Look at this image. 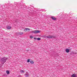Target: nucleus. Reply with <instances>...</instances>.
Returning <instances> with one entry per match:
<instances>
[{
  "instance_id": "f257e3e1",
  "label": "nucleus",
  "mask_w": 77,
  "mask_h": 77,
  "mask_svg": "<svg viewBox=\"0 0 77 77\" xmlns=\"http://www.w3.org/2000/svg\"><path fill=\"white\" fill-rule=\"evenodd\" d=\"M6 59H7V58H6V57H4L2 59V61L4 62V63H5V62H6Z\"/></svg>"
},
{
  "instance_id": "f03ea898",
  "label": "nucleus",
  "mask_w": 77,
  "mask_h": 77,
  "mask_svg": "<svg viewBox=\"0 0 77 77\" xmlns=\"http://www.w3.org/2000/svg\"><path fill=\"white\" fill-rule=\"evenodd\" d=\"M25 77H29L30 75H29V73L27 72L25 74Z\"/></svg>"
},
{
  "instance_id": "7ed1b4c3",
  "label": "nucleus",
  "mask_w": 77,
  "mask_h": 77,
  "mask_svg": "<svg viewBox=\"0 0 77 77\" xmlns=\"http://www.w3.org/2000/svg\"><path fill=\"white\" fill-rule=\"evenodd\" d=\"M40 32H41V31H40L35 30L34 33H40Z\"/></svg>"
},
{
  "instance_id": "20e7f679",
  "label": "nucleus",
  "mask_w": 77,
  "mask_h": 77,
  "mask_svg": "<svg viewBox=\"0 0 77 77\" xmlns=\"http://www.w3.org/2000/svg\"><path fill=\"white\" fill-rule=\"evenodd\" d=\"M54 38L53 36L52 35H48V38Z\"/></svg>"
},
{
  "instance_id": "39448f33",
  "label": "nucleus",
  "mask_w": 77,
  "mask_h": 77,
  "mask_svg": "<svg viewBox=\"0 0 77 77\" xmlns=\"http://www.w3.org/2000/svg\"><path fill=\"white\" fill-rule=\"evenodd\" d=\"M51 18L54 20H56V19H57L56 17H51Z\"/></svg>"
},
{
  "instance_id": "423d86ee",
  "label": "nucleus",
  "mask_w": 77,
  "mask_h": 77,
  "mask_svg": "<svg viewBox=\"0 0 77 77\" xmlns=\"http://www.w3.org/2000/svg\"><path fill=\"white\" fill-rule=\"evenodd\" d=\"M66 53H69V50L67 48L66 49Z\"/></svg>"
},
{
  "instance_id": "0eeeda50",
  "label": "nucleus",
  "mask_w": 77,
  "mask_h": 77,
  "mask_svg": "<svg viewBox=\"0 0 77 77\" xmlns=\"http://www.w3.org/2000/svg\"><path fill=\"white\" fill-rule=\"evenodd\" d=\"M77 75L75 74H73L72 75V77H77Z\"/></svg>"
},
{
  "instance_id": "6e6552de",
  "label": "nucleus",
  "mask_w": 77,
  "mask_h": 77,
  "mask_svg": "<svg viewBox=\"0 0 77 77\" xmlns=\"http://www.w3.org/2000/svg\"><path fill=\"white\" fill-rule=\"evenodd\" d=\"M6 28L8 29H11V27L10 26H7Z\"/></svg>"
},
{
  "instance_id": "1a4fd4ad",
  "label": "nucleus",
  "mask_w": 77,
  "mask_h": 77,
  "mask_svg": "<svg viewBox=\"0 0 77 77\" xmlns=\"http://www.w3.org/2000/svg\"><path fill=\"white\" fill-rule=\"evenodd\" d=\"M20 35H23V32H20L18 33Z\"/></svg>"
},
{
  "instance_id": "9d476101",
  "label": "nucleus",
  "mask_w": 77,
  "mask_h": 77,
  "mask_svg": "<svg viewBox=\"0 0 77 77\" xmlns=\"http://www.w3.org/2000/svg\"><path fill=\"white\" fill-rule=\"evenodd\" d=\"M6 72L7 74H9V73H10L9 71L8 70L6 71Z\"/></svg>"
},
{
  "instance_id": "9b49d317",
  "label": "nucleus",
  "mask_w": 77,
  "mask_h": 77,
  "mask_svg": "<svg viewBox=\"0 0 77 77\" xmlns=\"http://www.w3.org/2000/svg\"><path fill=\"white\" fill-rule=\"evenodd\" d=\"M25 29H26V30L27 31V30H30V29H29L28 28H25Z\"/></svg>"
},
{
  "instance_id": "f8f14e48",
  "label": "nucleus",
  "mask_w": 77,
  "mask_h": 77,
  "mask_svg": "<svg viewBox=\"0 0 77 77\" xmlns=\"http://www.w3.org/2000/svg\"><path fill=\"white\" fill-rule=\"evenodd\" d=\"M20 72H21V73H23L24 72V71H23V70H21L20 71Z\"/></svg>"
},
{
  "instance_id": "ddd939ff",
  "label": "nucleus",
  "mask_w": 77,
  "mask_h": 77,
  "mask_svg": "<svg viewBox=\"0 0 77 77\" xmlns=\"http://www.w3.org/2000/svg\"><path fill=\"white\" fill-rule=\"evenodd\" d=\"M35 31H31V33H35Z\"/></svg>"
},
{
  "instance_id": "4468645a",
  "label": "nucleus",
  "mask_w": 77,
  "mask_h": 77,
  "mask_svg": "<svg viewBox=\"0 0 77 77\" xmlns=\"http://www.w3.org/2000/svg\"><path fill=\"white\" fill-rule=\"evenodd\" d=\"M30 63H32V64H33L34 63V62L32 61L30 62Z\"/></svg>"
},
{
  "instance_id": "2eb2a0df",
  "label": "nucleus",
  "mask_w": 77,
  "mask_h": 77,
  "mask_svg": "<svg viewBox=\"0 0 77 77\" xmlns=\"http://www.w3.org/2000/svg\"><path fill=\"white\" fill-rule=\"evenodd\" d=\"M30 59H28L27 60V62H30Z\"/></svg>"
},
{
  "instance_id": "dca6fc26",
  "label": "nucleus",
  "mask_w": 77,
  "mask_h": 77,
  "mask_svg": "<svg viewBox=\"0 0 77 77\" xmlns=\"http://www.w3.org/2000/svg\"><path fill=\"white\" fill-rule=\"evenodd\" d=\"M45 38H47H47H48V36H45Z\"/></svg>"
},
{
  "instance_id": "f3484780",
  "label": "nucleus",
  "mask_w": 77,
  "mask_h": 77,
  "mask_svg": "<svg viewBox=\"0 0 77 77\" xmlns=\"http://www.w3.org/2000/svg\"><path fill=\"white\" fill-rule=\"evenodd\" d=\"M30 37L31 39H32V38H33V36H30Z\"/></svg>"
},
{
  "instance_id": "a211bd4d",
  "label": "nucleus",
  "mask_w": 77,
  "mask_h": 77,
  "mask_svg": "<svg viewBox=\"0 0 77 77\" xmlns=\"http://www.w3.org/2000/svg\"><path fill=\"white\" fill-rule=\"evenodd\" d=\"M37 39L38 40H40V38H37Z\"/></svg>"
},
{
  "instance_id": "6ab92c4d",
  "label": "nucleus",
  "mask_w": 77,
  "mask_h": 77,
  "mask_svg": "<svg viewBox=\"0 0 77 77\" xmlns=\"http://www.w3.org/2000/svg\"><path fill=\"white\" fill-rule=\"evenodd\" d=\"M34 39H36V38H34Z\"/></svg>"
},
{
  "instance_id": "aec40b11",
  "label": "nucleus",
  "mask_w": 77,
  "mask_h": 77,
  "mask_svg": "<svg viewBox=\"0 0 77 77\" xmlns=\"http://www.w3.org/2000/svg\"><path fill=\"white\" fill-rule=\"evenodd\" d=\"M75 54H77V53H75Z\"/></svg>"
}]
</instances>
